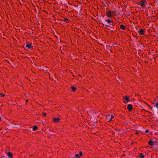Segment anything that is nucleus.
Listing matches in <instances>:
<instances>
[{
  "label": "nucleus",
  "mask_w": 158,
  "mask_h": 158,
  "mask_svg": "<svg viewBox=\"0 0 158 158\" xmlns=\"http://www.w3.org/2000/svg\"><path fill=\"white\" fill-rule=\"evenodd\" d=\"M123 101L126 103H127L130 101V98L128 96H125L123 97Z\"/></svg>",
  "instance_id": "f257e3e1"
},
{
  "label": "nucleus",
  "mask_w": 158,
  "mask_h": 158,
  "mask_svg": "<svg viewBox=\"0 0 158 158\" xmlns=\"http://www.w3.org/2000/svg\"><path fill=\"white\" fill-rule=\"evenodd\" d=\"M146 4V2L145 1L142 0L141 2H140V6L143 8H144L145 6V4Z\"/></svg>",
  "instance_id": "f03ea898"
},
{
  "label": "nucleus",
  "mask_w": 158,
  "mask_h": 158,
  "mask_svg": "<svg viewBox=\"0 0 158 158\" xmlns=\"http://www.w3.org/2000/svg\"><path fill=\"white\" fill-rule=\"evenodd\" d=\"M127 108L129 111H131L132 109V105L131 104H129L127 105Z\"/></svg>",
  "instance_id": "7ed1b4c3"
},
{
  "label": "nucleus",
  "mask_w": 158,
  "mask_h": 158,
  "mask_svg": "<svg viewBox=\"0 0 158 158\" xmlns=\"http://www.w3.org/2000/svg\"><path fill=\"white\" fill-rule=\"evenodd\" d=\"M106 15H108V17H110L112 16V14L110 11H109L106 12Z\"/></svg>",
  "instance_id": "20e7f679"
},
{
  "label": "nucleus",
  "mask_w": 158,
  "mask_h": 158,
  "mask_svg": "<svg viewBox=\"0 0 158 158\" xmlns=\"http://www.w3.org/2000/svg\"><path fill=\"white\" fill-rule=\"evenodd\" d=\"M60 119L58 118H53V121L54 123L59 122Z\"/></svg>",
  "instance_id": "39448f33"
},
{
  "label": "nucleus",
  "mask_w": 158,
  "mask_h": 158,
  "mask_svg": "<svg viewBox=\"0 0 158 158\" xmlns=\"http://www.w3.org/2000/svg\"><path fill=\"white\" fill-rule=\"evenodd\" d=\"M155 143V141H153L152 140H150L148 142V144L151 146L153 145Z\"/></svg>",
  "instance_id": "423d86ee"
},
{
  "label": "nucleus",
  "mask_w": 158,
  "mask_h": 158,
  "mask_svg": "<svg viewBox=\"0 0 158 158\" xmlns=\"http://www.w3.org/2000/svg\"><path fill=\"white\" fill-rule=\"evenodd\" d=\"M7 155H8V156L10 158H11L13 156L12 154L10 152H8L7 153Z\"/></svg>",
  "instance_id": "0eeeda50"
},
{
  "label": "nucleus",
  "mask_w": 158,
  "mask_h": 158,
  "mask_svg": "<svg viewBox=\"0 0 158 158\" xmlns=\"http://www.w3.org/2000/svg\"><path fill=\"white\" fill-rule=\"evenodd\" d=\"M144 31L143 29H141L140 31H138V32L139 33L140 35H143L144 34Z\"/></svg>",
  "instance_id": "6e6552de"
},
{
  "label": "nucleus",
  "mask_w": 158,
  "mask_h": 158,
  "mask_svg": "<svg viewBox=\"0 0 158 158\" xmlns=\"http://www.w3.org/2000/svg\"><path fill=\"white\" fill-rule=\"evenodd\" d=\"M106 21L107 22L109 23H110V25H113L112 23L113 22L111 21L109 19H108L106 20Z\"/></svg>",
  "instance_id": "1a4fd4ad"
},
{
  "label": "nucleus",
  "mask_w": 158,
  "mask_h": 158,
  "mask_svg": "<svg viewBox=\"0 0 158 158\" xmlns=\"http://www.w3.org/2000/svg\"><path fill=\"white\" fill-rule=\"evenodd\" d=\"M120 28L121 29L123 30H124L125 29V26L123 25H121L120 26Z\"/></svg>",
  "instance_id": "9d476101"
},
{
  "label": "nucleus",
  "mask_w": 158,
  "mask_h": 158,
  "mask_svg": "<svg viewBox=\"0 0 158 158\" xmlns=\"http://www.w3.org/2000/svg\"><path fill=\"white\" fill-rule=\"evenodd\" d=\"M26 46L28 49H30L32 47L31 45L30 44H27L26 45Z\"/></svg>",
  "instance_id": "9b49d317"
},
{
  "label": "nucleus",
  "mask_w": 158,
  "mask_h": 158,
  "mask_svg": "<svg viewBox=\"0 0 158 158\" xmlns=\"http://www.w3.org/2000/svg\"><path fill=\"white\" fill-rule=\"evenodd\" d=\"M70 88L72 89V91L74 92L76 90V88L73 86H72Z\"/></svg>",
  "instance_id": "f8f14e48"
},
{
  "label": "nucleus",
  "mask_w": 158,
  "mask_h": 158,
  "mask_svg": "<svg viewBox=\"0 0 158 158\" xmlns=\"http://www.w3.org/2000/svg\"><path fill=\"white\" fill-rule=\"evenodd\" d=\"M38 129V127L36 126H34L32 128L33 131H35Z\"/></svg>",
  "instance_id": "ddd939ff"
},
{
  "label": "nucleus",
  "mask_w": 158,
  "mask_h": 158,
  "mask_svg": "<svg viewBox=\"0 0 158 158\" xmlns=\"http://www.w3.org/2000/svg\"><path fill=\"white\" fill-rule=\"evenodd\" d=\"M139 157L141 158H144V156L142 153L139 154Z\"/></svg>",
  "instance_id": "4468645a"
},
{
  "label": "nucleus",
  "mask_w": 158,
  "mask_h": 158,
  "mask_svg": "<svg viewBox=\"0 0 158 158\" xmlns=\"http://www.w3.org/2000/svg\"><path fill=\"white\" fill-rule=\"evenodd\" d=\"M114 118V116L113 115H110V118H109V120H108V122H109L111 121L112 119Z\"/></svg>",
  "instance_id": "2eb2a0df"
},
{
  "label": "nucleus",
  "mask_w": 158,
  "mask_h": 158,
  "mask_svg": "<svg viewBox=\"0 0 158 158\" xmlns=\"http://www.w3.org/2000/svg\"><path fill=\"white\" fill-rule=\"evenodd\" d=\"M155 107H156L157 110H158V101L155 104Z\"/></svg>",
  "instance_id": "dca6fc26"
},
{
  "label": "nucleus",
  "mask_w": 158,
  "mask_h": 158,
  "mask_svg": "<svg viewBox=\"0 0 158 158\" xmlns=\"http://www.w3.org/2000/svg\"><path fill=\"white\" fill-rule=\"evenodd\" d=\"M110 115L109 114L106 115V119L108 120H109V118H110Z\"/></svg>",
  "instance_id": "f3484780"
},
{
  "label": "nucleus",
  "mask_w": 158,
  "mask_h": 158,
  "mask_svg": "<svg viewBox=\"0 0 158 158\" xmlns=\"http://www.w3.org/2000/svg\"><path fill=\"white\" fill-rule=\"evenodd\" d=\"M76 157V158H78L80 156H79V154H77L75 155Z\"/></svg>",
  "instance_id": "a211bd4d"
},
{
  "label": "nucleus",
  "mask_w": 158,
  "mask_h": 158,
  "mask_svg": "<svg viewBox=\"0 0 158 158\" xmlns=\"http://www.w3.org/2000/svg\"><path fill=\"white\" fill-rule=\"evenodd\" d=\"M64 21H66L67 23H68L69 21L68 19H67V18H65L64 19Z\"/></svg>",
  "instance_id": "6ab92c4d"
},
{
  "label": "nucleus",
  "mask_w": 158,
  "mask_h": 158,
  "mask_svg": "<svg viewBox=\"0 0 158 158\" xmlns=\"http://www.w3.org/2000/svg\"><path fill=\"white\" fill-rule=\"evenodd\" d=\"M148 106L149 107V108L150 109L152 110H153V108L152 107H151V106H150L149 105H148Z\"/></svg>",
  "instance_id": "aec40b11"
},
{
  "label": "nucleus",
  "mask_w": 158,
  "mask_h": 158,
  "mask_svg": "<svg viewBox=\"0 0 158 158\" xmlns=\"http://www.w3.org/2000/svg\"><path fill=\"white\" fill-rule=\"evenodd\" d=\"M82 155V152H79V156H81Z\"/></svg>",
  "instance_id": "412c9836"
},
{
  "label": "nucleus",
  "mask_w": 158,
  "mask_h": 158,
  "mask_svg": "<svg viewBox=\"0 0 158 158\" xmlns=\"http://www.w3.org/2000/svg\"><path fill=\"white\" fill-rule=\"evenodd\" d=\"M0 95H1L2 97H4L5 96V95L2 93H0Z\"/></svg>",
  "instance_id": "4be33fe9"
},
{
  "label": "nucleus",
  "mask_w": 158,
  "mask_h": 158,
  "mask_svg": "<svg viewBox=\"0 0 158 158\" xmlns=\"http://www.w3.org/2000/svg\"><path fill=\"white\" fill-rule=\"evenodd\" d=\"M42 114H43V115L44 116H45L46 115V113H43Z\"/></svg>",
  "instance_id": "5701e85b"
},
{
  "label": "nucleus",
  "mask_w": 158,
  "mask_h": 158,
  "mask_svg": "<svg viewBox=\"0 0 158 158\" xmlns=\"http://www.w3.org/2000/svg\"><path fill=\"white\" fill-rule=\"evenodd\" d=\"M148 132V130H146L145 131V132L146 133Z\"/></svg>",
  "instance_id": "b1692460"
},
{
  "label": "nucleus",
  "mask_w": 158,
  "mask_h": 158,
  "mask_svg": "<svg viewBox=\"0 0 158 158\" xmlns=\"http://www.w3.org/2000/svg\"><path fill=\"white\" fill-rule=\"evenodd\" d=\"M105 26L107 27H108L109 26V25L108 24H106Z\"/></svg>",
  "instance_id": "393cba45"
},
{
  "label": "nucleus",
  "mask_w": 158,
  "mask_h": 158,
  "mask_svg": "<svg viewBox=\"0 0 158 158\" xmlns=\"http://www.w3.org/2000/svg\"><path fill=\"white\" fill-rule=\"evenodd\" d=\"M136 134L137 135H138V134H139V132H136Z\"/></svg>",
  "instance_id": "a878e982"
},
{
  "label": "nucleus",
  "mask_w": 158,
  "mask_h": 158,
  "mask_svg": "<svg viewBox=\"0 0 158 158\" xmlns=\"http://www.w3.org/2000/svg\"><path fill=\"white\" fill-rule=\"evenodd\" d=\"M1 120V118L0 117V121Z\"/></svg>",
  "instance_id": "bb28decb"
}]
</instances>
